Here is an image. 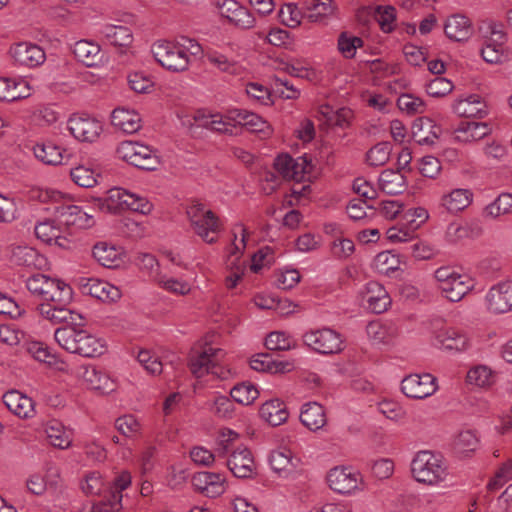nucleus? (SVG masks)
Instances as JSON below:
<instances>
[{"instance_id": "nucleus-1", "label": "nucleus", "mask_w": 512, "mask_h": 512, "mask_svg": "<svg viewBox=\"0 0 512 512\" xmlns=\"http://www.w3.org/2000/svg\"><path fill=\"white\" fill-rule=\"evenodd\" d=\"M26 287L32 295L42 300L37 311L44 319L58 324L61 320L74 321L78 318L68 308L73 293L65 282L37 273L26 280Z\"/></svg>"}, {"instance_id": "nucleus-2", "label": "nucleus", "mask_w": 512, "mask_h": 512, "mask_svg": "<svg viewBox=\"0 0 512 512\" xmlns=\"http://www.w3.org/2000/svg\"><path fill=\"white\" fill-rule=\"evenodd\" d=\"M78 318L74 321L61 320L66 325L54 331L56 343L69 353L78 354L86 358L103 355L107 350L105 339L98 337L81 327L82 316L73 311Z\"/></svg>"}, {"instance_id": "nucleus-3", "label": "nucleus", "mask_w": 512, "mask_h": 512, "mask_svg": "<svg viewBox=\"0 0 512 512\" xmlns=\"http://www.w3.org/2000/svg\"><path fill=\"white\" fill-rule=\"evenodd\" d=\"M414 479L429 486H440L449 476L448 465L440 454L423 450L415 454L411 462Z\"/></svg>"}, {"instance_id": "nucleus-4", "label": "nucleus", "mask_w": 512, "mask_h": 512, "mask_svg": "<svg viewBox=\"0 0 512 512\" xmlns=\"http://www.w3.org/2000/svg\"><path fill=\"white\" fill-rule=\"evenodd\" d=\"M224 356L225 351L223 349L206 342L201 351L195 352L191 356L189 361L190 370L197 378L211 374L221 380L229 379L235 373L220 363Z\"/></svg>"}, {"instance_id": "nucleus-5", "label": "nucleus", "mask_w": 512, "mask_h": 512, "mask_svg": "<svg viewBox=\"0 0 512 512\" xmlns=\"http://www.w3.org/2000/svg\"><path fill=\"white\" fill-rule=\"evenodd\" d=\"M433 278L441 294L452 302L462 300L475 286L474 279L451 266L437 268Z\"/></svg>"}, {"instance_id": "nucleus-6", "label": "nucleus", "mask_w": 512, "mask_h": 512, "mask_svg": "<svg viewBox=\"0 0 512 512\" xmlns=\"http://www.w3.org/2000/svg\"><path fill=\"white\" fill-rule=\"evenodd\" d=\"M100 208L110 213L130 210L147 215L152 211L153 204L144 196L114 187L108 190L103 199H100Z\"/></svg>"}, {"instance_id": "nucleus-7", "label": "nucleus", "mask_w": 512, "mask_h": 512, "mask_svg": "<svg viewBox=\"0 0 512 512\" xmlns=\"http://www.w3.org/2000/svg\"><path fill=\"white\" fill-rule=\"evenodd\" d=\"M328 486L335 493L351 496L365 490L362 474L351 466H335L326 476Z\"/></svg>"}, {"instance_id": "nucleus-8", "label": "nucleus", "mask_w": 512, "mask_h": 512, "mask_svg": "<svg viewBox=\"0 0 512 512\" xmlns=\"http://www.w3.org/2000/svg\"><path fill=\"white\" fill-rule=\"evenodd\" d=\"M187 216L194 233L204 242L213 244L217 241L214 236L221 230L218 217L202 204H192L187 209Z\"/></svg>"}, {"instance_id": "nucleus-9", "label": "nucleus", "mask_w": 512, "mask_h": 512, "mask_svg": "<svg viewBox=\"0 0 512 512\" xmlns=\"http://www.w3.org/2000/svg\"><path fill=\"white\" fill-rule=\"evenodd\" d=\"M116 153L123 161L143 170H155L160 164L157 152L150 146L134 142L123 141L116 150Z\"/></svg>"}, {"instance_id": "nucleus-10", "label": "nucleus", "mask_w": 512, "mask_h": 512, "mask_svg": "<svg viewBox=\"0 0 512 512\" xmlns=\"http://www.w3.org/2000/svg\"><path fill=\"white\" fill-rule=\"evenodd\" d=\"M36 237L49 245H56L62 249H71L75 240L73 232L60 223L59 215L55 219H46L35 225Z\"/></svg>"}, {"instance_id": "nucleus-11", "label": "nucleus", "mask_w": 512, "mask_h": 512, "mask_svg": "<svg viewBox=\"0 0 512 512\" xmlns=\"http://www.w3.org/2000/svg\"><path fill=\"white\" fill-rule=\"evenodd\" d=\"M303 341L309 348L323 355L338 354L344 349L342 335L330 328L308 331L303 335Z\"/></svg>"}, {"instance_id": "nucleus-12", "label": "nucleus", "mask_w": 512, "mask_h": 512, "mask_svg": "<svg viewBox=\"0 0 512 512\" xmlns=\"http://www.w3.org/2000/svg\"><path fill=\"white\" fill-rule=\"evenodd\" d=\"M151 51L155 60L169 71L183 72L190 66V59L182 54L175 42L158 41L153 44Z\"/></svg>"}, {"instance_id": "nucleus-13", "label": "nucleus", "mask_w": 512, "mask_h": 512, "mask_svg": "<svg viewBox=\"0 0 512 512\" xmlns=\"http://www.w3.org/2000/svg\"><path fill=\"white\" fill-rule=\"evenodd\" d=\"M489 36L485 37L480 54L483 60L488 64H500L505 59L504 44L506 42V33L502 25L491 23L488 26Z\"/></svg>"}, {"instance_id": "nucleus-14", "label": "nucleus", "mask_w": 512, "mask_h": 512, "mask_svg": "<svg viewBox=\"0 0 512 512\" xmlns=\"http://www.w3.org/2000/svg\"><path fill=\"white\" fill-rule=\"evenodd\" d=\"M274 165L285 179L296 182L304 181L312 171V163L305 156L293 158L288 154L279 155Z\"/></svg>"}, {"instance_id": "nucleus-15", "label": "nucleus", "mask_w": 512, "mask_h": 512, "mask_svg": "<svg viewBox=\"0 0 512 512\" xmlns=\"http://www.w3.org/2000/svg\"><path fill=\"white\" fill-rule=\"evenodd\" d=\"M485 306L492 314L512 311V281H502L493 285L486 293Z\"/></svg>"}, {"instance_id": "nucleus-16", "label": "nucleus", "mask_w": 512, "mask_h": 512, "mask_svg": "<svg viewBox=\"0 0 512 512\" xmlns=\"http://www.w3.org/2000/svg\"><path fill=\"white\" fill-rule=\"evenodd\" d=\"M492 133V127L487 122L461 121L451 131V139L458 144H475Z\"/></svg>"}, {"instance_id": "nucleus-17", "label": "nucleus", "mask_w": 512, "mask_h": 512, "mask_svg": "<svg viewBox=\"0 0 512 512\" xmlns=\"http://www.w3.org/2000/svg\"><path fill=\"white\" fill-rule=\"evenodd\" d=\"M436 378L431 374H410L401 382V391L409 398L424 399L437 391Z\"/></svg>"}, {"instance_id": "nucleus-18", "label": "nucleus", "mask_w": 512, "mask_h": 512, "mask_svg": "<svg viewBox=\"0 0 512 512\" xmlns=\"http://www.w3.org/2000/svg\"><path fill=\"white\" fill-rule=\"evenodd\" d=\"M67 126L73 137L82 142L96 141L103 131V125L99 120L85 115H73L69 118Z\"/></svg>"}, {"instance_id": "nucleus-19", "label": "nucleus", "mask_w": 512, "mask_h": 512, "mask_svg": "<svg viewBox=\"0 0 512 512\" xmlns=\"http://www.w3.org/2000/svg\"><path fill=\"white\" fill-rule=\"evenodd\" d=\"M217 8L222 17L240 29H251L256 20L253 14L235 0H218Z\"/></svg>"}, {"instance_id": "nucleus-20", "label": "nucleus", "mask_w": 512, "mask_h": 512, "mask_svg": "<svg viewBox=\"0 0 512 512\" xmlns=\"http://www.w3.org/2000/svg\"><path fill=\"white\" fill-rule=\"evenodd\" d=\"M72 51L77 61L86 67L101 68L108 63V56L95 41L79 40L73 45Z\"/></svg>"}, {"instance_id": "nucleus-21", "label": "nucleus", "mask_w": 512, "mask_h": 512, "mask_svg": "<svg viewBox=\"0 0 512 512\" xmlns=\"http://www.w3.org/2000/svg\"><path fill=\"white\" fill-rule=\"evenodd\" d=\"M268 461L272 471L278 477L284 479L295 476L300 466V459L287 448L273 450L269 455Z\"/></svg>"}, {"instance_id": "nucleus-22", "label": "nucleus", "mask_w": 512, "mask_h": 512, "mask_svg": "<svg viewBox=\"0 0 512 512\" xmlns=\"http://www.w3.org/2000/svg\"><path fill=\"white\" fill-rule=\"evenodd\" d=\"M192 485L197 491L210 498L221 496L227 488L224 474L208 471L195 473L192 477Z\"/></svg>"}, {"instance_id": "nucleus-23", "label": "nucleus", "mask_w": 512, "mask_h": 512, "mask_svg": "<svg viewBox=\"0 0 512 512\" xmlns=\"http://www.w3.org/2000/svg\"><path fill=\"white\" fill-rule=\"evenodd\" d=\"M100 35L117 49L119 54H127L134 41L133 32L126 25L104 24L100 28Z\"/></svg>"}, {"instance_id": "nucleus-24", "label": "nucleus", "mask_w": 512, "mask_h": 512, "mask_svg": "<svg viewBox=\"0 0 512 512\" xmlns=\"http://www.w3.org/2000/svg\"><path fill=\"white\" fill-rule=\"evenodd\" d=\"M474 194L467 188H454L444 192L439 198V206L450 215H458L473 202Z\"/></svg>"}, {"instance_id": "nucleus-25", "label": "nucleus", "mask_w": 512, "mask_h": 512, "mask_svg": "<svg viewBox=\"0 0 512 512\" xmlns=\"http://www.w3.org/2000/svg\"><path fill=\"white\" fill-rule=\"evenodd\" d=\"M451 109L453 113L463 118L482 119L489 113L486 102L477 94H470L456 99L452 103Z\"/></svg>"}, {"instance_id": "nucleus-26", "label": "nucleus", "mask_w": 512, "mask_h": 512, "mask_svg": "<svg viewBox=\"0 0 512 512\" xmlns=\"http://www.w3.org/2000/svg\"><path fill=\"white\" fill-rule=\"evenodd\" d=\"M10 55L16 64L29 68L37 67L46 59L43 49L33 43L21 42L10 48Z\"/></svg>"}, {"instance_id": "nucleus-27", "label": "nucleus", "mask_w": 512, "mask_h": 512, "mask_svg": "<svg viewBox=\"0 0 512 512\" xmlns=\"http://www.w3.org/2000/svg\"><path fill=\"white\" fill-rule=\"evenodd\" d=\"M227 467L237 478H248L255 473V461L251 451L245 446H239L232 451L226 461Z\"/></svg>"}, {"instance_id": "nucleus-28", "label": "nucleus", "mask_w": 512, "mask_h": 512, "mask_svg": "<svg viewBox=\"0 0 512 512\" xmlns=\"http://www.w3.org/2000/svg\"><path fill=\"white\" fill-rule=\"evenodd\" d=\"M362 301L374 313H383L391 305V297L383 285L376 281L368 282L362 291Z\"/></svg>"}, {"instance_id": "nucleus-29", "label": "nucleus", "mask_w": 512, "mask_h": 512, "mask_svg": "<svg viewBox=\"0 0 512 512\" xmlns=\"http://www.w3.org/2000/svg\"><path fill=\"white\" fill-rule=\"evenodd\" d=\"M76 376L80 378L88 388L109 393L115 389L113 380L103 371L93 365H81L77 368Z\"/></svg>"}, {"instance_id": "nucleus-30", "label": "nucleus", "mask_w": 512, "mask_h": 512, "mask_svg": "<svg viewBox=\"0 0 512 512\" xmlns=\"http://www.w3.org/2000/svg\"><path fill=\"white\" fill-rule=\"evenodd\" d=\"M436 341L444 350L451 352H465L471 347L469 336L462 330L447 327L436 333Z\"/></svg>"}, {"instance_id": "nucleus-31", "label": "nucleus", "mask_w": 512, "mask_h": 512, "mask_svg": "<svg viewBox=\"0 0 512 512\" xmlns=\"http://www.w3.org/2000/svg\"><path fill=\"white\" fill-rule=\"evenodd\" d=\"M57 214L59 215L60 223L71 231V227L86 229L92 227L95 223L93 215L83 211L77 205L57 207Z\"/></svg>"}, {"instance_id": "nucleus-32", "label": "nucleus", "mask_w": 512, "mask_h": 512, "mask_svg": "<svg viewBox=\"0 0 512 512\" xmlns=\"http://www.w3.org/2000/svg\"><path fill=\"white\" fill-rule=\"evenodd\" d=\"M413 140L419 145H432L440 137L442 128L428 117L416 119L411 127Z\"/></svg>"}, {"instance_id": "nucleus-33", "label": "nucleus", "mask_w": 512, "mask_h": 512, "mask_svg": "<svg viewBox=\"0 0 512 512\" xmlns=\"http://www.w3.org/2000/svg\"><path fill=\"white\" fill-rule=\"evenodd\" d=\"M83 292L103 302H115L121 298V291L113 284L100 280L88 279L82 286Z\"/></svg>"}, {"instance_id": "nucleus-34", "label": "nucleus", "mask_w": 512, "mask_h": 512, "mask_svg": "<svg viewBox=\"0 0 512 512\" xmlns=\"http://www.w3.org/2000/svg\"><path fill=\"white\" fill-rule=\"evenodd\" d=\"M2 399L7 409L19 418L26 419L34 415L33 400L19 391H8L3 395Z\"/></svg>"}, {"instance_id": "nucleus-35", "label": "nucleus", "mask_w": 512, "mask_h": 512, "mask_svg": "<svg viewBox=\"0 0 512 512\" xmlns=\"http://www.w3.org/2000/svg\"><path fill=\"white\" fill-rule=\"evenodd\" d=\"M303 9L310 22L325 23L334 15L336 6L332 0H304Z\"/></svg>"}, {"instance_id": "nucleus-36", "label": "nucleus", "mask_w": 512, "mask_h": 512, "mask_svg": "<svg viewBox=\"0 0 512 512\" xmlns=\"http://www.w3.org/2000/svg\"><path fill=\"white\" fill-rule=\"evenodd\" d=\"M95 260L106 268H116L122 263L123 249L107 242H99L92 250Z\"/></svg>"}, {"instance_id": "nucleus-37", "label": "nucleus", "mask_w": 512, "mask_h": 512, "mask_svg": "<svg viewBox=\"0 0 512 512\" xmlns=\"http://www.w3.org/2000/svg\"><path fill=\"white\" fill-rule=\"evenodd\" d=\"M111 122L114 127L128 134L135 133L141 128V117L133 109L123 107L114 109Z\"/></svg>"}, {"instance_id": "nucleus-38", "label": "nucleus", "mask_w": 512, "mask_h": 512, "mask_svg": "<svg viewBox=\"0 0 512 512\" xmlns=\"http://www.w3.org/2000/svg\"><path fill=\"white\" fill-rule=\"evenodd\" d=\"M11 261L27 268L41 269L47 265V259L29 246H17L11 253Z\"/></svg>"}, {"instance_id": "nucleus-39", "label": "nucleus", "mask_w": 512, "mask_h": 512, "mask_svg": "<svg viewBox=\"0 0 512 512\" xmlns=\"http://www.w3.org/2000/svg\"><path fill=\"white\" fill-rule=\"evenodd\" d=\"M446 36L454 41L467 40L472 33L470 20L462 14L449 16L444 23Z\"/></svg>"}, {"instance_id": "nucleus-40", "label": "nucleus", "mask_w": 512, "mask_h": 512, "mask_svg": "<svg viewBox=\"0 0 512 512\" xmlns=\"http://www.w3.org/2000/svg\"><path fill=\"white\" fill-rule=\"evenodd\" d=\"M369 340L374 345L389 344L398 335V329L392 322L372 321L366 327Z\"/></svg>"}, {"instance_id": "nucleus-41", "label": "nucleus", "mask_w": 512, "mask_h": 512, "mask_svg": "<svg viewBox=\"0 0 512 512\" xmlns=\"http://www.w3.org/2000/svg\"><path fill=\"white\" fill-rule=\"evenodd\" d=\"M44 431L49 443L59 449H67L72 444V433L60 421L49 420L44 425Z\"/></svg>"}, {"instance_id": "nucleus-42", "label": "nucleus", "mask_w": 512, "mask_h": 512, "mask_svg": "<svg viewBox=\"0 0 512 512\" xmlns=\"http://www.w3.org/2000/svg\"><path fill=\"white\" fill-rule=\"evenodd\" d=\"M195 121L199 126L209 129L211 131L222 134H233L230 122L226 119L225 113H208L205 111H198L194 116Z\"/></svg>"}, {"instance_id": "nucleus-43", "label": "nucleus", "mask_w": 512, "mask_h": 512, "mask_svg": "<svg viewBox=\"0 0 512 512\" xmlns=\"http://www.w3.org/2000/svg\"><path fill=\"white\" fill-rule=\"evenodd\" d=\"M300 421L311 431H317L326 424L323 406L317 402H308L302 406Z\"/></svg>"}, {"instance_id": "nucleus-44", "label": "nucleus", "mask_w": 512, "mask_h": 512, "mask_svg": "<svg viewBox=\"0 0 512 512\" xmlns=\"http://www.w3.org/2000/svg\"><path fill=\"white\" fill-rule=\"evenodd\" d=\"M466 382L479 389H488L496 382V372L488 365L472 366L466 374Z\"/></svg>"}, {"instance_id": "nucleus-45", "label": "nucleus", "mask_w": 512, "mask_h": 512, "mask_svg": "<svg viewBox=\"0 0 512 512\" xmlns=\"http://www.w3.org/2000/svg\"><path fill=\"white\" fill-rule=\"evenodd\" d=\"M260 416L271 426H279L287 420L289 413L282 401L273 399L262 404Z\"/></svg>"}, {"instance_id": "nucleus-46", "label": "nucleus", "mask_w": 512, "mask_h": 512, "mask_svg": "<svg viewBox=\"0 0 512 512\" xmlns=\"http://www.w3.org/2000/svg\"><path fill=\"white\" fill-rule=\"evenodd\" d=\"M380 189L388 195H397L406 188V179L400 171L387 169L384 170L379 178Z\"/></svg>"}, {"instance_id": "nucleus-47", "label": "nucleus", "mask_w": 512, "mask_h": 512, "mask_svg": "<svg viewBox=\"0 0 512 512\" xmlns=\"http://www.w3.org/2000/svg\"><path fill=\"white\" fill-rule=\"evenodd\" d=\"M64 149L53 143H37L33 147V153L37 160L46 165H60L64 159Z\"/></svg>"}, {"instance_id": "nucleus-48", "label": "nucleus", "mask_w": 512, "mask_h": 512, "mask_svg": "<svg viewBox=\"0 0 512 512\" xmlns=\"http://www.w3.org/2000/svg\"><path fill=\"white\" fill-rule=\"evenodd\" d=\"M512 213V193H501L482 211V216L487 219H499Z\"/></svg>"}, {"instance_id": "nucleus-49", "label": "nucleus", "mask_w": 512, "mask_h": 512, "mask_svg": "<svg viewBox=\"0 0 512 512\" xmlns=\"http://www.w3.org/2000/svg\"><path fill=\"white\" fill-rule=\"evenodd\" d=\"M154 280L162 289L175 295L185 296L192 290V286L188 281L174 278L166 274L156 273Z\"/></svg>"}, {"instance_id": "nucleus-50", "label": "nucleus", "mask_w": 512, "mask_h": 512, "mask_svg": "<svg viewBox=\"0 0 512 512\" xmlns=\"http://www.w3.org/2000/svg\"><path fill=\"white\" fill-rule=\"evenodd\" d=\"M399 257L390 251L378 253L372 262L373 269L379 274L390 275L399 269Z\"/></svg>"}, {"instance_id": "nucleus-51", "label": "nucleus", "mask_w": 512, "mask_h": 512, "mask_svg": "<svg viewBox=\"0 0 512 512\" xmlns=\"http://www.w3.org/2000/svg\"><path fill=\"white\" fill-rule=\"evenodd\" d=\"M320 114L329 126H336L341 128L347 126L352 117V111L349 108L343 107L334 110L328 105L321 107Z\"/></svg>"}, {"instance_id": "nucleus-52", "label": "nucleus", "mask_w": 512, "mask_h": 512, "mask_svg": "<svg viewBox=\"0 0 512 512\" xmlns=\"http://www.w3.org/2000/svg\"><path fill=\"white\" fill-rule=\"evenodd\" d=\"M481 234V229L475 227L472 223L460 224L452 222L446 230V237L450 242H458L465 238L477 237Z\"/></svg>"}, {"instance_id": "nucleus-53", "label": "nucleus", "mask_w": 512, "mask_h": 512, "mask_svg": "<svg viewBox=\"0 0 512 512\" xmlns=\"http://www.w3.org/2000/svg\"><path fill=\"white\" fill-rule=\"evenodd\" d=\"M116 430L127 438H135L141 434L142 423L133 414H125L115 420Z\"/></svg>"}, {"instance_id": "nucleus-54", "label": "nucleus", "mask_w": 512, "mask_h": 512, "mask_svg": "<svg viewBox=\"0 0 512 512\" xmlns=\"http://www.w3.org/2000/svg\"><path fill=\"white\" fill-rule=\"evenodd\" d=\"M230 395L235 402L242 405H250L259 397V391L252 383L243 382L234 386L230 391Z\"/></svg>"}, {"instance_id": "nucleus-55", "label": "nucleus", "mask_w": 512, "mask_h": 512, "mask_svg": "<svg viewBox=\"0 0 512 512\" xmlns=\"http://www.w3.org/2000/svg\"><path fill=\"white\" fill-rule=\"evenodd\" d=\"M233 239L226 249V257L242 258L246 248V228L243 224H236L232 229Z\"/></svg>"}, {"instance_id": "nucleus-56", "label": "nucleus", "mask_w": 512, "mask_h": 512, "mask_svg": "<svg viewBox=\"0 0 512 512\" xmlns=\"http://www.w3.org/2000/svg\"><path fill=\"white\" fill-rule=\"evenodd\" d=\"M278 16L285 26L297 28L302 23L304 13L296 3H286L280 8Z\"/></svg>"}, {"instance_id": "nucleus-57", "label": "nucleus", "mask_w": 512, "mask_h": 512, "mask_svg": "<svg viewBox=\"0 0 512 512\" xmlns=\"http://www.w3.org/2000/svg\"><path fill=\"white\" fill-rule=\"evenodd\" d=\"M479 445V439L475 432L471 430H465L460 432L453 443L454 450L458 454L466 455L470 452H474Z\"/></svg>"}, {"instance_id": "nucleus-58", "label": "nucleus", "mask_w": 512, "mask_h": 512, "mask_svg": "<svg viewBox=\"0 0 512 512\" xmlns=\"http://www.w3.org/2000/svg\"><path fill=\"white\" fill-rule=\"evenodd\" d=\"M295 345L294 339L290 335L281 331L271 332L265 340V346L267 349L274 351L290 350L293 349Z\"/></svg>"}, {"instance_id": "nucleus-59", "label": "nucleus", "mask_w": 512, "mask_h": 512, "mask_svg": "<svg viewBox=\"0 0 512 512\" xmlns=\"http://www.w3.org/2000/svg\"><path fill=\"white\" fill-rule=\"evenodd\" d=\"M275 68L294 77L311 79L315 76L313 69L299 61L287 62L280 60L277 62Z\"/></svg>"}, {"instance_id": "nucleus-60", "label": "nucleus", "mask_w": 512, "mask_h": 512, "mask_svg": "<svg viewBox=\"0 0 512 512\" xmlns=\"http://www.w3.org/2000/svg\"><path fill=\"white\" fill-rule=\"evenodd\" d=\"M70 175L73 182L83 188H91L97 183L98 174L84 165L73 168Z\"/></svg>"}, {"instance_id": "nucleus-61", "label": "nucleus", "mask_w": 512, "mask_h": 512, "mask_svg": "<svg viewBox=\"0 0 512 512\" xmlns=\"http://www.w3.org/2000/svg\"><path fill=\"white\" fill-rule=\"evenodd\" d=\"M391 154V145L388 142L376 144L367 152V162L371 166H381L387 163Z\"/></svg>"}, {"instance_id": "nucleus-62", "label": "nucleus", "mask_w": 512, "mask_h": 512, "mask_svg": "<svg viewBox=\"0 0 512 512\" xmlns=\"http://www.w3.org/2000/svg\"><path fill=\"white\" fill-rule=\"evenodd\" d=\"M137 361L151 375H159L163 370V364L159 357L149 350H140L137 354Z\"/></svg>"}, {"instance_id": "nucleus-63", "label": "nucleus", "mask_w": 512, "mask_h": 512, "mask_svg": "<svg viewBox=\"0 0 512 512\" xmlns=\"http://www.w3.org/2000/svg\"><path fill=\"white\" fill-rule=\"evenodd\" d=\"M397 103L400 110L407 114H422L426 110L425 102L412 94H402Z\"/></svg>"}, {"instance_id": "nucleus-64", "label": "nucleus", "mask_w": 512, "mask_h": 512, "mask_svg": "<svg viewBox=\"0 0 512 512\" xmlns=\"http://www.w3.org/2000/svg\"><path fill=\"white\" fill-rule=\"evenodd\" d=\"M376 19L380 28L385 33L394 30L396 21V9L393 6H378L376 8Z\"/></svg>"}]
</instances>
